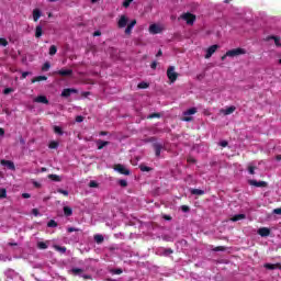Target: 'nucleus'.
Returning a JSON list of instances; mask_svg holds the SVG:
<instances>
[{"label": "nucleus", "mask_w": 281, "mask_h": 281, "mask_svg": "<svg viewBox=\"0 0 281 281\" xmlns=\"http://www.w3.org/2000/svg\"><path fill=\"white\" fill-rule=\"evenodd\" d=\"M258 234L262 238H267V236L271 235V229H269L268 227H261V228L258 229Z\"/></svg>", "instance_id": "obj_12"}, {"label": "nucleus", "mask_w": 281, "mask_h": 281, "mask_svg": "<svg viewBox=\"0 0 281 281\" xmlns=\"http://www.w3.org/2000/svg\"><path fill=\"white\" fill-rule=\"evenodd\" d=\"M245 54H247L245 48H235L226 52V56H229L231 58H234V56H243Z\"/></svg>", "instance_id": "obj_3"}, {"label": "nucleus", "mask_w": 281, "mask_h": 281, "mask_svg": "<svg viewBox=\"0 0 281 281\" xmlns=\"http://www.w3.org/2000/svg\"><path fill=\"white\" fill-rule=\"evenodd\" d=\"M132 1H135V0H124L123 8H130Z\"/></svg>", "instance_id": "obj_45"}, {"label": "nucleus", "mask_w": 281, "mask_h": 281, "mask_svg": "<svg viewBox=\"0 0 281 281\" xmlns=\"http://www.w3.org/2000/svg\"><path fill=\"white\" fill-rule=\"evenodd\" d=\"M114 170H116V172H120V175H125L126 177L131 175V170L126 169V167H124V165L121 164L115 165Z\"/></svg>", "instance_id": "obj_5"}, {"label": "nucleus", "mask_w": 281, "mask_h": 281, "mask_svg": "<svg viewBox=\"0 0 281 281\" xmlns=\"http://www.w3.org/2000/svg\"><path fill=\"white\" fill-rule=\"evenodd\" d=\"M81 278H83V280H91V274H83Z\"/></svg>", "instance_id": "obj_57"}, {"label": "nucleus", "mask_w": 281, "mask_h": 281, "mask_svg": "<svg viewBox=\"0 0 281 281\" xmlns=\"http://www.w3.org/2000/svg\"><path fill=\"white\" fill-rule=\"evenodd\" d=\"M93 36H102V32L95 31V32L93 33Z\"/></svg>", "instance_id": "obj_63"}, {"label": "nucleus", "mask_w": 281, "mask_h": 281, "mask_svg": "<svg viewBox=\"0 0 281 281\" xmlns=\"http://www.w3.org/2000/svg\"><path fill=\"white\" fill-rule=\"evenodd\" d=\"M71 93H78V89L76 88H66L61 91V98H69Z\"/></svg>", "instance_id": "obj_7"}, {"label": "nucleus", "mask_w": 281, "mask_h": 281, "mask_svg": "<svg viewBox=\"0 0 281 281\" xmlns=\"http://www.w3.org/2000/svg\"><path fill=\"white\" fill-rule=\"evenodd\" d=\"M119 186H121V188H126L128 182L126 180H119Z\"/></svg>", "instance_id": "obj_44"}, {"label": "nucleus", "mask_w": 281, "mask_h": 281, "mask_svg": "<svg viewBox=\"0 0 281 281\" xmlns=\"http://www.w3.org/2000/svg\"><path fill=\"white\" fill-rule=\"evenodd\" d=\"M191 194H194L195 196H203V194H205V191L201 189H191Z\"/></svg>", "instance_id": "obj_22"}, {"label": "nucleus", "mask_w": 281, "mask_h": 281, "mask_svg": "<svg viewBox=\"0 0 281 281\" xmlns=\"http://www.w3.org/2000/svg\"><path fill=\"white\" fill-rule=\"evenodd\" d=\"M265 269L273 271L274 269H281V263H265Z\"/></svg>", "instance_id": "obj_17"}, {"label": "nucleus", "mask_w": 281, "mask_h": 281, "mask_svg": "<svg viewBox=\"0 0 281 281\" xmlns=\"http://www.w3.org/2000/svg\"><path fill=\"white\" fill-rule=\"evenodd\" d=\"M128 25V16L126 15H121L119 21H117V27L119 30H124Z\"/></svg>", "instance_id": "obj_4"}, {"label": "nucleus", "mask_w": 281, "mask_h": 281, "mask_svg": "<svg viewBox=\"0 0 281 281\" xmlns=\"http://www.w3.org/2000/svg\"><path fill=\"white\" fill-rule=\"evenodd\" d=\"M94 243L97 245H102V243H104V236H102V235H94Z\"/></svg>", "instance_id": "obj_25"}, {"label": "nucleus", "mask_w": 281, "mask_h": 281, "mask_svg": "<svg viewBox=\"0 0 281 281\" xmlns=\"http://www.w3.org/2000/svg\"><path fill=\"white\" fill-rule=\"evenodd\" d=\"M0 46H2V47H8V40L1 37V38H0Z\"/></svg>", "instance_id": "obj_43"}, {"label": "nucleus", "mask_w": 281, "mask_h": 281, "mask_svg": "<svg viewBox=\"0 0 281 281\" xmlns=\"http://www.w3.org/2000/svg\"><path fill=\"white\" fill-rule=\"evenodd\" d=\"M111 143L109 140H97L98 150H102L105 146H109Z\"/></svg>", "instance_id": "obj_19"}, {"label": "nucleus", "mask_w": 281, "mask_h": 281, "mask_svg": "<svg viewBox=\"0 0 281 281\" xmlns=\"http://www.w3.org/2000/svg\"><path fill=\"white\" fill-rule=\"evenodd\" d=\"M34 102H36L37 104H49V100L47 99L46 95H37L34 99Z\"/></svg>", "instance_id": "obj_13"}, {"label": "nucleus", "mask_w": 281, "mask_h": 281, "mask_svg": "<svg viewBox=\"0 0 281 281\" xmlns=\"http://www.w3.org/2000/svg\"><path fill=\"white\" fill-rule=\"evenodd\" d=\"M216 49H218V45L214 44L212 46H210L207 49H206V54L204 56V58H212V55H214L216 53Z\"/></svg>", "instance_id": "obj_8"}, {"label": "nucleus", "mask_w": 281, "mask_h": 281, "mask_svg": "<svg viewBox=\"0 0 281 281\" xmlns=\"http://www.w3.org/2000/svg\"><path fill=\"white\" fill-rule=\"evenodd\" d=\"M45 80H47V77H46V76H37V77L33 78V79L31 80V82L34 85L35 82H43V81H45Z\"/></svg>", "instance_id": "obj_23"}, {"label": "nucleus", "mask_w": 281, "mask_h": 281, "mask_svg": "<svg viewBox=\"0 0 281 281\" xmlns=\"http://www.w3.org/2000/svg\"><path fill=\"white\" fill-rule=\"evenodd\" d=\"M137 25V20H132L128 24H127V26H126V29H125V34L127 35V36H131V34H133V27H135Z\"/></svg>", "instance_id": "obj_10"}, {"label": "nucleus", "mask_w": 281, "mask_h": 281, "mask_svg": "<svg viewBox=\"0 0 281 281\" xmlns=\"http://www.w3.org/2000/svg\"><path fill=\"white\" fill-rule=\"evenodd\" d=\"M196 113V108H190L183 112V115H194Z\"/></svg>", "instance_id": "obj_30"}, {"label": "nucleus", "mask_w": 281, "mask_h": 281, "mask_svg": "<svg viewBox=\"0 0 281 281\" xmlns=\"http://www.w3.org/2000/svg\"><path fill=\"white\" fill-rule=\"evenodd\" d=\"M32 195L30 193H23L22 199H30Z\"/></svg>", "instance_id": "obj_59"}, {"label": "nucleus", "mask_w": 281, "mask_h": 281, "mask_svg": "<svg viewBox=\"0 0 281 281\" xmlns=\"http://www.w3.org/2000/svg\"><path fill=\"white\" fill-rule=\"evenodd\" d=\"M48 179H50V181H56V182L63 181V179H60V176L54 175V173L48 175Z\"/></svg>", "instance_id": "obj_26"}, {"label": "nucleus", "mask_w": 281, "mask_h": 281, "mask_svg": "<svg viewBox=\"0 0 281 281\" xmlns=\"http://www.w3.org/2000/svg\"><path fill=\"white\" fill-rule=\"evenodd\" d=\"M47 227H58V223L54 220H50L48 223H47Z\"/></svg>", "instance_id": "obj_36"}, {"label": "nucleus", "mask_w": 281, "mask_h": 281, "mask_svg": "<svg viewBox=\"0 0 281 281\" xmlns=\"http://www.w3.org/2000/svg\"><path fill=\"white\" fill-rule=\"evenodd\" d=\"M181 210H182L184 213H188V212H190V206H188V205H182V206H181Z\"/></svg>", "instance_id": "obj_53"}, {"label": "nucleus", "mask_w": 281, "mask_h": 281, "mask_svg": "<svg viewBox=\"0 0 281 281\" xmlns=\"http://www.w3.org/2000/svg\"><path fill=\"white\" fill-rule=\"evenodd\" d=\"M1 166H7L9 170H16V167L14 166V162L12 160H0Z\"/></svg>", "instance_id": "obj_11"}, {"label": "nucleus", "mask_w": 281, "mask_h": 281, "mask_svg": "<svg viewBox=\"0 0 281 281\" xmlns=\"http://www.w3.org/2000/svg\"><path fill=\"white\" fill-rule=\"evenodd\" d=\"M76 122H78V123L85 122V116H82V115L76 116Z\"/></svg>", "instance_id": "obj_51"}, {"label": "nucleus", "mask_w": 281, "mask_h": 281, "mask_svg": "<svg viewBox=\"0 0 281 281\" xmlns=\"http://www.w3.org/2000/svg\"><path fill=\"white\" fill-rule=\"evenodd\" d=\"M56 251H60L61 254H65L67 251L66 247L63 246H55Z\"/></svg>", "instance_id": "obj_38"}, {"label": "nucleus", "mask_w": 281, "mask_h": 281, "mask_svg": "<svg viewBox=\"0 0 281 281\" xmlns=\"http://www.w3.org/2000/svg\"><path fill=\"white\" fill-rule=\"evenodd\" d=\"M188 164H195L196 162V159H194L193 157H189L187 159Z\"/></svg>", "instance_id": "obj_54"}, {"label": "nucleus", "mask_w": 281, "mask_h": 281, "mask_svg": "<svg viewBox=\"0 0 281 281\" xmlns=\"http://www.w3.org/2000/svg\"><path fill=\"white\" fill-rule=\"evenodd\" d=\"M234 111H236V106H234V105L228 106L224 110V115H232V113H234Z\"/></svg>", "instance_id": "obj_27"}, {"label": "nucleus", "mask_w": 281, "mask_h": 281, "mask_svg": "<svg viewBox=\"0 0 281 281\" xmlns=\"http://www.w3.org/2000/svg\"><path fill=\"white\" fill-rule=\"evenodd\" d=\"M37 247H38V249H47V244H45V241H40L37 244Z\"/></svg>", "instance_id": "obj_42"}, {"label": "nucleus", "mask_w": 281, "mask_h": 281, "mask_svg": "<svg viewBox=\"0 0 281 281\" xmlns=\"http://www.w3.org/2000/svg\"><path fill=\"white\" fill-rule=\"evenodd\" d=\"M137 87H138L139 89H148V87H150V85H149L148 82H146V81H142V82H139V83L137 85Z\"/></svg>", "instance_id": "obj_32"}, {"label": "nucleus", "mask_w": 281, "mask_h": 281, "mask_svg": "<svg viewBox=\"0 0 281 281\" xmlns=\"http://www.w3.org/2000/svg\"><path fill=\"white\" fill-rule=\"evenodd\" d=\"M8 196V191L5 189H0V199H5Z\"/></svg>", "instance_id": "obj_37"}, {"label": "nucleus", "mask_w": 281, "mask_h": 281, "mask_svg": "<svg viewBox=\"0 0 281 281\" xmlns=\"http://www.w3.org/2000/svg\"><path fill=\"white\" fill-rule=\"evenodd\" d=\"M244 218H246V215H245V214H237V215H234V216L231 218V221H232L233 223H236V222H238V221H243Z\"/></svg>", "instance_id": "obj_21"}, {"label": "nucleus", "mask_w": 281, "mask_h": 281, "mask_svg": "<svg viewBox=\"0 0 281 281\" xmlns=\"http://www.w3.org/2000/svg\"><path fill=\"white\" fill-rule=\"evenodd\" d=\"M155 117H158V119H159V117H161V114H160V113H153V114L149 115V119H150V120H153V119H155Z\"/></svg>", "instance_id": "obj_50"}, {"label": "nucleus", "mask_w": 281, "mask_h": 281, "mask_svg": "<svg viewBox=\"0 0 281 281\" xmlns=\"http://www.w3.org/2000/svg\"><path fill=\"white\" fill-rule=\"evenodd\" d=\"M227 248L225 246H217L215 248H213V251H226Z\"/></svg>", "instance_id": "obj_39"}, {"label": "nucleus", "mask_w": 281, "mask_h": 281, "mask_svg": "<svg viewBox=\"0 0 281 281\" xmlns=\"http://www.w3.org/2000/svg\"><path fill=\"white\" fill-rule=\"evenodd\" d=\"M182 122H192V116H190V115H183Z\"/></svg>", "instance_id": "obj_47"}, {"label": "nucleus", "mask_w": 281, "mask_h": 281, "mask_svg": "<svg viewBox=\"0 0 281 281\" xmlns=\"http://www.w3.org/2000/svg\"><path fill=\"white\" fill-rule=\"evenodd\" d=\"M167 78L171 83L177 82V78H179V74L175 71V66H169L167 69Z\"/></svg>", "instance_id": "obj_2"}, {"label": "nucleus", "mask_w": 281, "mask_h": 281, "mask_svg": "<svg viewBox=\"0 0 281 281\" xmlns=\"http://www.w3.org/2000/svg\"><path fill=\"white\" fill-rule=\"evenodd\" d=\"M165 221H172V216L170 215H164Z\"/></svg>", "instance_id": "obj_62"}, {"label": "nucleus", "mask_w": 281, "mask_h": 281, "mask_svg": "<svg viewBox=\"0 0 281 281\" xmlns=\"http://www.w3.org/2000/svg\"><path fill=\"white\" fill-rule=\"evenodd\" d=\"M67 232H68L69 234H71V233H74V232H80V229L75 228V227H68Z\"/></svg>", "instance_id": "obj_52"}, {"label": "nucleus", "mask_w": 281, "mask_h": 281, "mask_svg": "<svg viewBox=\"0 0 281 281\" xmlns=\"http://www.w3.org/2000/svg\"><path fill=\"white\" fill-rule=\"evenodd\" d=\"M248 172H249V175H256V167L249 166L248 167Z\"/></svg>", "instance_id": "obj_46"}, {"label": "nucleus", "mask_w": 281, "mask_h": 281, "mask_svg": "<svg viewBox=\"0 0 281 281\" xmlns=\"http://www.w3.org/2000/svg\"><path fill=\"white\" fill-rule=\"evenodd\" d=\"M227 140H222L221 143H220V146H222V148H227Z\"/></svg>", "instance_id": "obj_55"}, {"label": "nucleus", "mask_w": 281, "mask_h": 281, "mask_svg": "<svg viewBox=\"0 0 281 281\" xmlns=\"http://www.w3.org/2000/svg\"><path fill=\"white\" fill-rule=\"evenodd\" d=\"M41 36H43V26L37 25L35 27V38H41Z\"/></svg>", "instance_id": "obj_20"}, {"label": "nucleus", "mask_w": 281, "mask_h": 281, "mask_svg": "<svg viewBox=\"0 0 281 281\" xmlns=\"http://www.w3.org/2000/svg\"><path fill=\"white\" fill-rule=\"evenodd\" d=\"M89 188H98V182H95V180H91L89 182Z\"/></svg>", "instance_id": "obj_49"}, {"label": "nucleus", "mask_w": 281, "mask_h": 281, "mask_svg": "<svg viewBox=\"0 0 281 281\" xmlns=\"http://www.w3.org/2000/svg\"><path fill=\"white\" fill-rule=\"evenodd\" d=\"M150 67H151V69H157V61H153Z\"/></svg>", "instance_id": "obj_61"}, {"label": "nucleus", "mask_w": 281, "mask_h": 281, "mask_svg": "<svg viewBox=\"0 0 281 281\" xmlns=\"http://www.w3.org/2000/svg\"><path fill=\"white\" fill-rule=\"evenodd\" d=\"M27 76H30V71H24V72H22V78H23V79L27 78Z\"/></svg>", "instance_id": "obj_60"}, {"label": "nucleus", "mask_w": 281, "mask_h": 281, "mask_svg": "<svg viewBox=\"0 0 281 281\" xmlns=\"http://www.w3.org/2000/svg\"><path fill=\"white\" fill-rule=\"evenodd\" d=\"M74 214V210L69 206H64V215L71 216Z\"/></svg>", "instance_id": "obj_28"}, {"label": "nucleus", "mask_w": 281, "mask_h": 281, "mask_svg": "<svg viewBox=\"0 0 281 281\" xmlns=\"http://www.w3.org/2000/svg\"><path fill=\"white\" fill-rule=\"evenodd\" d=\"M43 16V13L41 12V9H34L33 10V21L36 23L38 22V19Z\"/></svg>", "instance_id": "obj_18"}, {"label": "nucleus", "mask_w": 281, "mask_h": 281, "mask_svg": "<svg viewBox=\"0 0 281 281\" xmlns=\"http://www.w3.org/2000/svg\"><path fill=\"white\" fill-rule=\"evenodd\" d=\"M53 131H54V133H55L56 135H60V136L65 135V132L63 131V127H60V126H58V125H55V126L53 127Z\"/></svg>", "instance_id": "obj_24"}, {"label": "nucleus", "mask_w": 281, "mask_h": 281, "mask_svg": "<svg viewBox=\"0 0 281 281\" xmlns=\"http://www.w3.org/2000/svg\"><path fill=\"white\" fill-rule=\"evenodd\" d=\"M273 212H274V214H280L281 215V207L280 209H274Z\"/></svg>", "instance_id": "obj_64"}, {"label": "nucleus", "mask_w": 281, "mask_h": 281, "mask_svg": "<svg viewBox=\"0 0 281 281\" xmlns=\"http://www.w3.org/2000/svg\"><path fill=\"white\" fill-rule=\"evenodd\" d=\"M154 149H155L156 157H160L161 156V150L164 149V145H161L159 143H155L154 144Z\"/></svg>", "instance_id": "obj_16"}, {"label": "nucleus", "mask_w": 281, "mask_h": 281, "mask_svg": "<svg viewBox=\"0 0 281 281\" xmlns=\"http://www.w3.org/2000/svg\"><path fill=\"white\" fill-rule=\"evenodd\" d=\"M85 270L80 269V268H72L71 269V273H74V276H80V273H82Z\"/></svg>", "instance_id": "obj_33"}, {"label": "nucleus", "mask_w": 281, "mask_h": 281, "mask_svg": "<svg viewBox=\"0 0 281 281\" xmlns=\"http://www.w3.org/2000/svg\"><path fill=\"white\" fill-rule=\"evenodd\" d=\"M149 33L150 34H161V27L157 24L149 25Z\"/></svg>", "instance_id": "obj_14"}, {"label": "nucleus", "mask_w": 281, "mask_h": 281, "mask_svg": "<svg viewBox=\"0 0 281 281\" xmlns=\"http://www.w3.org/2000/svg\"><path fill=\"white\" fill-rule=\"evenodd\" d=\"M171 254H175V250H172L171 248H166L164 250V256H170Z\"/></svg>", "instance_id": "obj_40"}, {"label": "nucleus", "mask_w": 281, "mask_h": 281, "mask_svg": "<svg viewBox=\"0 0 281 281\" xmlns=\"http://www.w3.org/2000/svg\"><path fill=\"white\" fill-rule=\"evenodd\" d=\"M266 41H274V44L277 45V47H281V38L280 36H276V35H270L266 38Z\"/></svg>", "instance_id": "obj_15"}, {"label": "nucleus", "mask_w": 281, "mask_h": 281, "mask_svg": "<svg viewBox=\"0 0 281 281\" xmlns=\"http://www.w3.org/2000/svg\"><path fill=\"white\" fill-rule=\"evenodd\" d=\"M139 170L142 172H150V170H153V168L145 166V165H139Z\"/></svg>", "instance_id": "obj_31"}, {"label": "nucleus", "mask_w": 281, "mask_h": 281, "mask_svg": "<svg viewBox=\"0 0 281 281\" xmlns=\"http://www.w3.org/2000/svg\"><path fill=\"white\" fill-rule=\"evenodd\" d=\"M180 19H182V21H186L187 25H194V22L196 21V15L187 12V13H182L180 15Z\"/></svg>", "instance_id": "obj_1"}, {"label": "nucleus", "mask_w": 281, "mask_h": 281, "mask_svg": "<svg viewBox=\"0 0 281 281\" xmlns=\"http://www.w3.org/2000/svg\"><path fill=\"white\" fill-rule=\"evenodd\" d=\"M13 91H14V89H12V88H5L3 90V93H4V95H8V94L12 93Z\"/></svg>", "instance_id": "obj_48"}, {"label": "nucleus", "mask_w": 281, "mask_h": 281, "mask_svg": "<svg viewBox=\"0 0 281 281\" xmlns=\"http://www.w3.org/2000/svg\"><path fill=\"white\" fill-rule=\"evenodd\" d=\"M58 52V47H56V45H52L49 47V56H56V53Z\"/></svg>", "instance_id": "obj_29"}, {"label": "nucleus", "mask_w": 281, "mask_h": 281, "mask_svg": "<svg viewBox=\"0 0 281 281\" xmlns=\"http://www.w3.org/2000/svg\"><path fill=\"white\" fill-rule=\"evenodd\" d=\"M40 212H38V209H33L32 210V215L33 216H38Z\"/></svg>", "instance_id": "obj_56"}, {"label": "nucleus", "mask_w": 281, "mask_h": 281, "mask_svg": "<svg viewBox=\"0 0 281 281\" xmlns=\"http://www.w3.org/2000/svg\"><path fill=\"white\" fill-rule=\"evenodd\" d=\"M58 145H59L58 142L53 140V142L49 143L48 148L54 150V149L58 148Z\"/></svg>", "instance_id": "obj_34"}, {"label": "nucleus", "mask_w": 281, "mask_h": 281, "mask_svg": "<svg viewBox=\"0 0 281 281\" xmlns=\"http://www.w3.org/2000/svg\"><path fill=\"white\" fill-rule=\"evenodd\" d=\"M52 67V65L49 64V61H46L43 66H42V71H49V68Z\"/></svg>", "instance_id": "obj_35"}, {"label": "nucleus", "mask_w": 281, "mask_h": 281, "mask_svg": "<svg viewBox=\"0 0 281 281\" xmlns=\"http://www.w3.org/2000/svg\"><path fill=\"white\" fill-rule=\"evenodd\" d=\"M57 192H58V194H64V196H69V191H67V190L58 189Z\"/></svg>", "instance_id": "obj_41"}, {"label": "nucleus", "mask_w": 281, "mask_h": 281, "mask_svg": "<svg viewBox=\"0 0 281 281\" xmlns=\"http://www.w3.org/2000/svg\"><path fill=\"white\" fill-rule=\"evenodd\" d=\"M113 273H115L116 276H121L122 269H115V270L113 271Z\"/></svg>", "instance_id": "obj_58"}, {"label": "nucleus", "mask_w": 281, "mask_h": 281, "mask_svg": "<svg viewBox=\"0 0 281 281\" xmlns=\"http://www.w3.org/2000/svg\"><path fill=\"white\" fill-rule=\"evenodd\" d=\"M57 76H61L63 78H67L70 76H74V70L72 69H60L56 71Z\"/></svg>", "instance_id": "obj_9"}, {"label": "nucleus", "mask_w": 281, "mask_h": 281, "mask_svg": "<svg viewBox=\"0 0 281 281\" xmlns=\"http://www.w3.org/2000/svg\"><path fill=\"white\" fill-rule=\"evenodd\" d=\"M249 186H254L255 188H267L269 183L267 181H258V180H248Z\"/></svg>", "instance_id": "obj_6"}]
</instances>
